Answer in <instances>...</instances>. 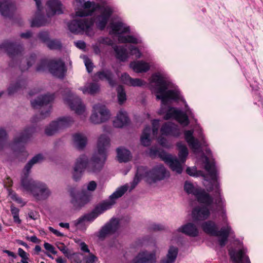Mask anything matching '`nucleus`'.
Masks as SVG:
<instances>
[{"label": "nucleus", "instance_id": "423d86ee", "mask_svg": "<svg viewBox=\"0 0 263 263\" xmlns=\"http://www.w3.org/2000/svg\"><path fill=\"white\" fill-rule=\"evenodd\" d=\"M184 190L188 194L194 195L200 203L210 206L214 202V198L204 189L199 187H195L192 183L187 181L184 183Z\"/></svg>", "mask_w": 263, "mask_h": 263}, {"label": "nucleus", "instance_id": "f03ea898", "mask_svg": "<svg viewBox=\"0 0 263 263\" xmlns=\"http://www.w3.org/2000/svg\"><path fill=\"white\" fill-rule=\"evenodd\" d=\"M152 82L155 84L157 100H161V107L159 114H163L165 111L163 105H167L170 100L177 101L179 99V91L176 90H167L170 82L164 76L159 73H155L152 76Z\"/></svg>", "mask_w": 263, "mask_h": 263}, {"label": "nucleus", "instance_id": "ddd939ff", "mask_svg": "<svg viewBox=\"0 0 263 263\" xmlns=\"http://www.w3.org/2000/svg\"><path fill=\"white\" fill-rule=\"evenodd\" d=\"M6 53L10 58L9 66L14 67L16 65V42L9 40L4 41L0 44V53Z\"/></svg>", "mask_w": 263, "mask_h": 263}, {"label": "nucleus", "instance_id": "c03bdc74", "mask_svg": "<svg viewBox=\"0 0 263 263\" xmlns=\"http://www.w3.org/2000/svg\"><path fill=\"white\" fill-rule=\"evenodd\" d=\"M182 163L180 160H179L176 157H173L171 160L168 162L167 164L173 172L180 174L183 171Z\"/></svg>", "mask_w": 263, "mask_h": 263}, {"label": "nucleus", "instance_id": "3c124183", "mask_svg": "<svg viewBox=\"0 0 263 263\" xmlns=\"http://www.w3.org/2000/svg\"><path fill=\"white\" fill-rule=\"evenodd\" d=\"M117 92V97L118 102L120 104H122L126 100V95L122 85H119L116 89Z\"/></svg>", "mask_w": 263, "mask_h": 263}, {"label": "nucleus", "instance_id": "a19ab883", "mask_svg": "<svg viewBox=\"0 0 263 263\" xmlns=\"http://www.w3.org/2000/svg\"><path fill=\"white\" fill-rule=\"evenodd\" d=\"M122 78L123 80V81H125V83L127 84V85H129L130 86H143L145 83L144 81H142V80L136 78L134 79L131 78L129 74L124 73L122 75Z\"/></svg>", "mask_w": 263, "mask_h": 263}, {"label": "nucleus", "instance_id": "bb28decb", "mask_svg": "<svg viewBox=\"0 0 263 263\" xmlns=\"http://www.w3.org/2000/svg\"><path fill=\"white\" fill-rule=\"evenodd\" d=\"M65 101L70 109L74 110L77 114L82 115L85 111V106L80 98L74 97L71 99H66Z\"/></svg>", "mask_w": 263, "mask_h": 263}, {"label": "nucleus", "instance_id": "473e14b6", "mask_svg": "<svg viewBox=\"0 0 263 263\" xmlns=\"http://www.w3.org/2000/svg\"><path fill=\"white\" fill-rule=\"evenodd\" d=\"M193 130H187L184 132V138L189 145L194 150H198L200 148L199 141L193 136Z\"/></svg>", "mask_w": 263, "mask_h": 263}, {"label": "nucleus", "instance_id": "c756f323", "mask_svg": "<svg viewBox=\"0 0 263 263\" xmlns=\"http://www.w3.org/2000/svg\"><path fill=\"white\" fill-rule=\"evenodd\" d=\"M233 234L234 232L229 226H227V227H222L220 229L217 237H220L218 239V242L221 248H223L226 246L229 235Z\"/></svg>", "mask_w": 263, "mask_h": 263}, {"label": "nucleus", "instance_id": "2eb2a0df", "mask_svg": "<svg viewBox=\"0 0 263 263\" xmlns=\"http://www.w3.org/2000/svg\"><path fill=\"white\" fill-rule=\"evenodd\" d=\"M172 118L177 120L184 126H187L190 123L189 117L186 114L175 107L169 106L164 116V119L168 120Z\"/></svg>", "mask_w": 263, "mask_h": 263}, {"label": "nucleus", "instance_id": "6e6552de", "mask_svg": "<svg viewBox=\"0 0 263 263\" xmlns=\"http://www.w3.org/2000/svg\"><path fill=\"white\" fill-rule=\"evenodd\" d=\"M204 168L209 173L212 180L210 182L209 186L207 187V191L210 192L214 191V196H216L217 194L219 195L220 189L219 183L217 181V170L215 163L211 162L207 157H205Z\"/></svg>", "mask_w": 263, "mask_h": 263}, {"label": "nucleus", "instance_id": "49530a36", "mask_svg": "<svg viewBox=\"0 0 263 263\" xmlns=\"http://www.w3.org/2000/svg\"><path fill=\"white\" fill-rule=\"evenodd\" d=\"M151 128L149 126H146L143 130L141 136L140 141L142 145L148 146L151 145V141L149 138Z\"/></svg>", "mask_w": 263, "mask_h": 263}, {"label": "nucleus", "instance_id": "e433bc0d", "mask_svg": "<svg viewBox=\"0 0 263 263\" xmlns=\"http://www.w3.org/2000/svg\"><path fill=\"white\" fill-rule=\"evenodd\" d=\"M73 142L77 149H83L87 142V138L80 133H76L73 135Z\"/></svg>", "mask_w": 263, "mask_h": 263}, {"label": "nucleus", "instance_id": "a211bd4d", "mask_svg": "<svg viewBox=\"0 0 263 263\" xmlns=\"http://www.w3.org/2000/svg\"><path fill=\"white\" fill-rule=\"evenodd\" d=\"M87 164L88 159L85 155H81L78 158L72 172V178L75 181H78L81 179Z\"/></svg>", "mask_w": 263, "mask_h": 263}, {"label": "nucleus", "instance_id": "13d9d810", "mask_svg": "<svg viewBox=\"0 0 263 263\" xmlns=\"http://www.w3.org/2000/svg\"><path fill=\"white\" fill-rule=\"evenodd\" d=\"M39 39L43 43H48L50 41L49 34L47 31H42L37 35Z\"/></svg>", "mask_w": 263, "mask_h": 263}, {"label": "nucleus", "instance_id": "5701e85b", "mask_svg": "<svg viewBox=\"0 0 263 263\" xmlns=\"http://www.w3.org/2000/svg\"><path fill=\"white\" fill-rule=\"evenodd\" d=\"M210 206H197L195 207L192 213V218L194 221H202L209 218L210 215V211L208 208Z\"/></svg>", "mask_w": 263, "mask_h": 263}, {"label": "nucleus", "instance_id": "09e8293b", "mask_svg": "<svg viewBox=\"0 0 263 263\" xmlns=\"http://www.w3.org/2000/svg\"><path fill=\"white\" fill-rule=\"evenodd\" d=\"M149 170L146 166H139L137 167V171L135 176H137L140 180L144 178L145 181L148 183V174Z\"/></svg>", "mask_w": 263, "mask_h": 263}, {"label": "nucleus", "instance_id": "1a4fd4ad", "mask_svg": "<svg viewBox=\"0 0 263 263\" xmlns=\"http://www.w3.org/2000/svg\"><path fill=\"white\" fill-rule=\"evenodd\" d=\"M35 132L36 128L34 126L27 127L17 136V159L20 155L24 157L27 156V152L24 145L21 144H25L28 142Z\"/></svg>", "mask_w": 263, "mask_h": 263}, {"label": "nucleus", "instance_id": "2f4dec72", "mask_svg": "<svg viewBox=\"0 0 263 263\" xmlns=\"http://www.w3.org/2000/svg\"><path fill=\"white\" fill-rule=\"evenodd\" d=\"M6 149V161L12 162L16 159V138H13V141L7 145Z\"/></svg>", "mask_w": 263, "mask_h": 263}, {"label": "nucleus", "instance_id": "ea45409f", "mask_svg": "<svg viewBox=\"0 0 263 263\" xmlns=\"http://www.w3.org/2000/svg\"><path fill=\"white\" fill-rule=\"evenodd\" d=\"M117 153L118 160L120 163L128 162L131 157L130 152L123 147L117 148Z\"/></svg>", "mask_w": 263, "mask_h": 263}, {"label": "nucleus", "instance_id": "c9c22d12", "mask_svg": "<svg viewBox=\"0 0 263 263\" xmlns=\"http://www.w3.org/2000/svg\"><path fill=\"white\" fill-rule=\"evenodd\" d=\"M36 58L35 53H31L27 58H23L19 65V69L23 72L27 70L33 64H34Z\"/></svg>", "mask_w": 263, "mask_h": 263}, {"label": "nucleus", "instance_id": "4468645a", "mask_svg": "<svg viewBox=\"0 0 263 263\" xmlns=\"http://www.w3.org/2000/svg\"><path fill=\"white\" fill-rule=\"evenodd\" d=\"M109 117V111L106 106L98 104L93 105V112L90 119L95 124H100L108 120Z\"/></svg>", "mask_w": 263, "mask_h": 263}, {"label": "nucleus", "instance_id": "f3484780", "mask_svg": "<svg viewBox=\"0 0 263 263\" xmlns=\"http://www.w3.org/2000/svg\"><path fill=\"white\" fill-rule=\"evenodd\" d=\"M66 70L65 64L61 59L49 60V71L53 76L63 79Z\"/></svg>", "mask_w": 263, "mask_h": 263}, {"label": "nucleus", "instance_id": "20e7f679", "mask_svg": "<svg viewBox=\"0 0 263 263\" xmlns=\"http://www.w3.org/2000/svg\"><path fill=\"white\" fill-rule=\"evenodd\" d=\"M127 184L122 185L118 187L109 196V201H104L103 202L97 205L92 211L89 213L85 214L79 217L74 222L76 227L82 224L85 221L91 222L100 214L104 211L111 209L116 203V200L122 197L128 190Z\"/></svg>", "mask_w": 263, "mask_h": 263}, {"label": "nucleus", "instance_id": "58836bf2", "mask_svg": "<svg viewBox=\"0 0 263 263\" xmlns=\"http://www.w3.org/2000/svg\"><path fill=\"white\" fill-rule=\"evenodd\" d=\"M130 67L136 72H145L150 68L148 64L143 61L132 62Z\"/></svg>", "mask_w": 263, "mask_h": 263}, {"label": "nucleus", "instance_id": "aec40b11", "mask_svg": "<svg viewBox=\"0 0 263 263\" xmlns=\"http://www.w3.org/2000/svg\"><path fill=\"white\" fill-rule=\"evenodd\" d=\"M156 261L155 252L144 250L140 251L129 263H155Z\"/></svg>", "mask_w": 263, "mask_h": 263}, {"label": "nucleus", "instance_id": "774afa93", "mask_svg": "<svg viewBox=\"0 0 263 263\" xmlns=\"http://www.w3.org/2000/svg\"><path fill=\"white\" fill-rule=\"evenodd\" d=\"M85 263H96L98 258L93 254H90L89 256L85 257Z\"/></svg>", "mask_w": 263, "mask_h": 263}, {"label": "nucleus", "instance_id": "6ab92c4d", "mask_svg": "<svg viewBox=\"0 0 263 263\" xmlns=\"http://www.w3.org/2000/svg\"><path fill=\"white\" fill-rule=\"evenodd\" d=\"M228 252L233 263H251L249 257L246 254L245 249L236 250L230 248Z\"/></svg>", "mask_w": 263, "mask_h": 263}, {"label": "nucleus", "instance_id": "6e6d98bb", "mask_svg": "<svg viewBox=\"0 0 263 263\" xmlns=\"http://www.w3.org/2000/svg\"><path fill=\"white\" fill-rule=\"evenodd\" d=\"M7 139L6 131L3 128H0V151L4 149Z\"/></svg>", "mask_w": 263, "mask_h": 263}, {"label": "nucleus", "instance_id": "72a5a7b5", "mask_svg": "<svg viewBox=\"0 0 263 263\" xmlns=\"http://www.w3.org/2000/svg\"><path fill=\"white\" fill-rule=\"evenodd\" d=\"M129 121V119L125 111L120 110L117 114L116 119L113 122L114 127L117 128H122L127 125Z\"/></svg>", "mask_w": 263, "mask_h": 263}, {"label": "nucleus", "instance_id": "393cba45", "mask_svg": "<svg viewBox=\"0 0 263 263\" xmlns=\"http://www.w3.org/2000/svg\"><path fill=\"white\" fill-rule=\"evenodd\" d=\"M160 132L162 135L165 136L178 137L180 135L178 126L172 122H166L163 124L160 128Z\"/></svg>", "mask_w": 263, "mask_h": 263}, {"label": "nucleus", "instance_id": "e2e57ef3", "mask_svg": "<svg viewBox=\"0 0 263 263\" xmlns=\"http://www.w3.org/2000/svg\"><path fill=\"white\" fill-rule=\"evenodd\" d=\"M159 127V121L158 120L154 119L152 121V132L153 134L155 136L158 134V129Z\"/></svg>", "mask_w": 263, "mask_h": 263}, {"label": "nucleus", "instance_id": "bf43d9fd", "mask_svg": "<svg viewBox=\"0 0 263 263\" xmlns=\"http://www.w3.org/2000/svg\"><path fill=\"white\" fill-rule=\"evenodd\" d=\"M158 155L167 164L173 157L171 155L167 154L164 151L159 152Z\"/></svg>", "mask_w": 263, "mask_h": 263}, {"label": "nucleus", "instance_id": "8fccbe9b", "mask_svg": "<svg viewBox=\"0 0 263 263\" xmlns=\"http://www.w3.org/2000/svg\"><path fill=\"white\" fill-rule=\"evenodd\" d=\"M119 42L121 43H133L138 44L141 42V41L132 35L118 36Z\"/></svg>", "mask_w": 263, "mask_h": 263}, {"label": "nucleus", "instance_id": "f704fd0d", "mask_svg": "<svg viewBox=\"0 0 263 263\" xmlns=\"http://www.w3.org/2000/svg\"><path fill=\"white\" fill-rule=\"evenodd\" d=\"M110 28L113 31V33L120 35L122 33H129L130 28L129 26H126L121 22H117L110 24Z\"/></svg>", "mask_w": 263, "mask_h": 263}, {"label": "nucleus", "instance_id": "79ce46f5", "mask_svg": "<svg viewBox=\"0 0 263 263\" xmlns=\"http://www.w3.org/2000/svg\"><path fill=\"white\" fill-rule=\"evenodd\" d=\"M42 9L39 11L37 9V11L35 14V17L32 20L31 22L32 27H41L45 26L47 23V21L45 16L41 13V11Z\"/></svg>", "mask_w": 263, "mask_h": 263}, {"label": "nucleus", "instance_id": "7ed1b4c3", "mask_svg": "<svg viewBox=\"0 0 263 263\" xmlns=\"http://www.w3.org/2000/svg\"><path fill=\"white\" fill-rule=\"evenodd\" d=\"M127 184L122 185L118 187L109 196V201H104L103 202L97 205L92 211L89 213L85 214L79 217L74 222L76 227L82 224L85 221L91 222L100 214L104 211L111 209L116 203V200L122 197L128 190Z\"/></svg>", "mask_w": 263, "mask_h": 263}, {"label": "nucleus", "instance_id": "680f3d73", "mask_svg": "<svg viewBox=\"0 0 263 263\" xmlns=\"http://www.w3.org/2000/svg\"><path fill=\"white\" fill-rule=\"evenodd\" d=\"M129 49L130 52V54L132 55H135L136 57L138 59L141 57V53L138 48L130 45L129 47Z\"/></svg>", "mask_w": 263, "mask_h": 263}, {"label": "nucleus", "instance_id": "a878e982", "mask_svg": "<svg viewBox=\"0 0 263 263\" xmlns=\"http://www.w3.org/2000/svg\"><path fill=\"white\" fill-rule=\"evenodd\" d=\"M47 15L52 16L55 14H61L63 13L62 4L59 0H49L47 2Z\"/></svg>", "mask_w": 263, "mask_h": 263}, {"label": "nucleus", "instance_id": "f257e3e1", "mask_svg": "<svg viewBox=\"0 0 263 263\" xmlns=\"http://www.w3.org/2000/svg\"><path fill=\"white\" fill-rule=\"evenodd\" d=\"M44 159L42 154L35 155L25 165L22 175L21 186L23 190L30 192L37 200L46 199L51 192L47 185L43 182L35 181L29 177L30 170L32 166L41 162Z\"/></svg>", "mask_w": 263, "mask_h": 263}, {"label": "nucleus", "instance_id": "b1692460", "mask_svg": "<svg viewBox=\"0 0 263 263\" xmlns=\"http://www.w3.org/2000/svg\"><path fill=\"white\" fill-rule=\"evenodd\" d=\"M54 99V94H45L38 96L37 98L31 101V104L33 108H39L44 105H47Z\"/></svg>", "mask_w": 263, "mask_h": 263}, {"label": "nucleus", "instance_id": "7c9ffc66", "mask_svg": "<svg viewBox=\"0 0 263 263\" xmlns=\"http://www.w3.org/2000/svg\"><path fill=\"white\" fill-rule=\"evenodd\" d=\"M203 231L206 234L211 236H218L219 230L215 222L212 220H208L203 222L201 224Z\"/></svg>", "mask_w": 263, "mask_h": 263}, {"label": "nucleus", "instance_id": "9d476101", "mask_svg": "<svg viewBox=\"0 0 263 263\" xmlns=\"http://www.w3.org/2000/svg\"><path fill=\"white\" fill-rule=\"evenodd\" d=\"M170 174L163 164H158L149 169L148 183L152 184L169 178Z\"/></svg>", "mask_w": 263, "mask_h": 263}, {"label": "nucleus", "instance_id": "a18cd8bd", "mask_svg": "<svg viewBox=\"0 0 263 263\" xmlns=\"http://www.w3.org/2000/svg\"><path fill=\"white\" fill-rule=\"evenodd\" d=\"M114 49L116 52V57L117 59L122 62H125L127 60L128 56L126 48L123 46L116 45L114 47Z\"/></svg>", "mask_w": 263, "mask_h": 263}, {"label": "nucleus", "instance_id": "f8f14e48", "mask_svg": "<svg viewBox=\"0 0 263 263\" xmlns=\"http://www.w3.org/2000/svg\"><path fill=\"white\" fill-rule=\"evenodd\" d=\"M94 24L92 18H80L73 20L68 24L69 30L74 34H78L84 31H89Z\"/></svg>", "mask_w": 263, "mask_h": 263}, {"label": "nucleus", "instance_id": "338daca9", "mask_svg": "<svg viewBox=\"0 0 263 263\" xmlns=\"http://www.w3.org/2000/svg\"><path fill=\"white\" fill-rule=\"evenodd\" d=\"M27 85V81L25 79L17 78V91L20 88H25Z\"/></svg>", "mask_w": 263, "mask_h": 263}, {"label": "nucleus", "instance_id": "5fc2aeb1", "mask_svg": "<svg viewBox=\"0 0 263 263\" xmlns=\"http://www.w3.org/2000/svg\"><path fill=\"white\" fill-rule=\"evenodd\" d=\"M47 45L50 49L52 50L61 49L62 47V45L61 41L57 39L50 40Z\"/></svg>", "mask_w": 263, "mask_h": 263}, {"label": "nucleus", "instance_id": "69168bd1", "mask_svg": "<svg viewBox=\"0 0 263 263\" xmlns=\"http://www.w3.org/2000/svg\"><path fill=\"white\" fill-rule=\"evenodd\" d=\"M16 92V82L11 84L8 88V94L13 95Z\"/></svg>", "mask_w": 263, "mask_h": 263}, {"label": "nucleus", "instance_id": "4c0bfd02", "mask_svg": "<svg viewBox=\"0 0 263 263\" xmlns=\"http://www.w3.org/2000/svg\"><path fill=\"white\" fill-rule=\"evenodd\" d=\"M178 249L174 246H171L168 249L165 258L161 260V263H174L177 258Z\"/></svg>", "mask_w": 263, "mask_h": 263}, {"label": "nucleus", "instance_id": "c85d7f7f", "mask_svg": "<svg viewBox=\"0 0 263 263\" xmlns=\"http://www.w3.org/2000/svg\"><path fill=\"white\" fill-rule=\"evenodd\" d=\"M177 231L192 237H197L199 234V231L196 226L192 222H188L181 226L177 229Z\"/></svg>", "mask_w": 263, "mask_h": 263}, {"label": "nucleus", "instance_id": "412c9836", "mask_svg": "<svg viewBox=\"0 0 263 263\" xmlns=\"http://www.w3.org/2000/svg\"><path fill=\"white\" fill-rule=\"evenodd\" d=\"M112 13V9L109 7H106L104 8L101 14L96 17V25L99 29H104Z\"/></svg>", "mask_w": 263, "mask_h": 263}, {"label": "nucleus", "instance_id": "4be33fe9", "mask_svg": "<svg viewBox=\"0 0 263 263\" xmlns=\"http://www.w3.org/2000/svg\"><path fill=\"white\" fill-rule=\"evenodd\" d=\"M15 11V5L11 0H0V13L2 15L11 18Z\"/></svg>", "mask_w": 263, "mask_h": 263}, {"label": "nucleus", "instance_id": "0e129e2a", "mask_svg": "<svg viewBox=\"0 0 263 263\" xmlns=\"http://www.w3.org/2000/svg\"><path fill=\"white\" fill-rule=\"evenodd\" d=\"M85 65L88 73H90L92 71L93 65L91 61L89 59L85 60Z\"/></svg>", "mask_w": 263, "mask_h": 263}, {"label": "nucleus", "instance_id": "37998d69", "mask_svg": "<svg viewBox=\"0 0 263 263\" xmlns=\"http://www.w3.org/2000/svg\"><path fill=\"white\" fill-rule=\"evenodd\" d=\"M176 146L179 151L178 157L180 161L184 163L186 161V157L189 155V152L186 146L180 141L177 143Z\"/></svg>", "mask_w": 263, "mask_h": 263}, {"label": "nucleus", "instance_id": "052dcab7", "mask_svg": "<svg viewBox=\"0 0 263 263\" xmlns=\"http://www.w3.org/2000/svg\"><path fill=\"white\" fill-rule=\"evenodd\" d=\"M82 254L74 253L71 255L70 258L72 259L76 263H85V261L82 259Z\"/></svg>", "mask_w": 263, "mask_h": 263}, {"label": "nucleus", "instance_id": "0eeeda50", "mask_svg": "<svg viewBox=\"0 0 263 263\" xmlns=\"http://www.w3.org/2000/svg\"><path fill=\"white\" fill-rule=\"evenodd\" d=\"M120 227L119 220L112 217L101 227L95 235L100 241L104 240L107 237L116 233Z\"/></svg>", "mask_w": 263, "mask_h": 263}, {"label": "nucleus", "instance_id": "de8ad7c7", "mask_svg": "<svg viewBox=\"0 0 263 263\" xmlns=\"http://www.w3.org/2000/svg\"><path fill=\"white\" fill-rule=\"evenodd\" d=\"M82 90L83 93H87L91 95H94L99 92L100 90V85L97 82H92L87 86H85Z\"/></svg>", "mask_w": 263, "mask_h": 263}, {"label": "nucleus", "instance_id": "dca6fc26", "mask_svg": "<svg viewBox=\"0 0 263 263\" xmlns=\"http://www.w3.org/2000/svg\"><path fill=\"white\" fill-rule=\"evenodd\" d=\"M92 79L96 82L106 81L111 87H115L117 84L115 75L110 69L105 68L98 71L94 74Z\"/></svg>", "mask_w": 263, "mask_h": 263}, {"label": "nucleus", "instance_id": "cd10ccee", "mask_svg": "<svg viewBox=\"0 0 263 263\" xmlns=\"http://www.w3.org/2000/svg\"><path fill=\"white\" fill-rule=\"evenodd\" d=\"M90 196L86 192H81L77 197L71 200V202L76 209H81L89 202Z\"/></svg>", "mask_w": 263, "mask_h": 263}, {"label": "nucleus", "instance_id": "39448f33", "mask_svg": "<svg viewBox=\"0 0 263 263\" xmlns=\"http://www.w3.org/2000/svg\"><path fill=\"white\" fill-rule=\"evenodd\" d=\"M109 144L110 139L107 135H101L99 137L97 143L98 152L93 155L89 165L90 172L96 173L102 170L106 159V149Z\"/></svg>", "mask_w": 263, "mask_h": 263}, {"label": "nucleus", "instance_id": "864d4df0", "mask_svg": "<svg viewBox=\"0 0 263 263\" xmlns=\"http://www.w3.org/2000/svg\"><path fill=\"white\" fill-rule=\"evenodd\" d=\"M49 60L42 59L36 67V71L37 72H43L47 69L49 70Z\"/></svg>", "mask_w": 263, "mask_h": 263}, {"label": "nucleus", "instance_id": "4d7b16f0", "mask_svg": "<svg viewBox=\"0 0 263 263\" xmlns=\"http://www.w3.org/2000/svg\"><path fill=\"white\" fill-rule=\"evenodd\" d=\"M100 5L98 4L95 3L94 2H90L87 1L84 3V7L85 9H91V10L89 11L88 13L92 14V13L97 9L100 8Z\"/></svg>", "mask_w": 263, "mask_h": 263}, {"label": "nucleus", "instance_id": "9b49d317", "mask_svg": "<svg viewBox=\"0 0 263 263\" xmlns=\"http://www.w3.org/2000/svg\"><path fill=\"white\" fill-rule=\"evenodd\" d=\"M73 122V119L69 116L60 118L57 121H52L45 128V133L47 136H52L59 130L69 127Z\"/></svg>", "mask_w": 263, "mask_h": 263}, {"label": "nucleus", "instance_id": "603ef678", "mask_svg": "<svg viewBox=\"0 0 263 263\" xmlns=\"http://www.w3.org/2000/svg\"><path fill=\"white\" fill-rule=\"evenodd\" d=\"M51 109V107L50 106L45 111L42 110L39 116L35 115L32 118L31 122L32 123H36L40 120L45 119L47 117L49 116L50 114Z\"/></svg>", "mask_w": 263, "mask_h": 263}]
</instances>
